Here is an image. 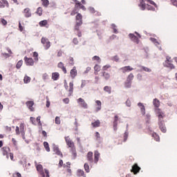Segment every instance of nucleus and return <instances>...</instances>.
I'll return each instance as SVG.
<instances>
[{"instance_id":"58","label":"nucleus","mask_w":177,"mask_h":177,"mask_svg":"<svg viewBox=\"0 0 177 177\" xmlns=\"http://www.w3.org/2000/svg\"><path fill=\"white\" fill-rule=\"evenodd\" d=\"M68 60H69V64H71V66H74V58L70 57Z\"/></svg>"},{"instance_id":"9","label":"nucleus","mask_w":177,"mask_h":177,"mask_svg":"<svg viewBox=\"0 0 177 177\" xmlns=\"http://www.w3.org/2000/svg\"><path fill=\"white\" fill-rule=\"evenodd\" d=\"M140 171V167H138V165L136 163H135L132 166L131 172H133L134 175H136L137 174H139Z\"/></svg>"},{"instance_id":"23","label":"nucleus","mask_w":177,"mask_h":177,"mask_svg":"<svg viewBox=\"0 0 177 177\" xmlns=\"http://www.w3.org/2000/svg\"><path fill=\"white\" fill-rule=\"evenodd\" d=\"M95 103L97 104V107L95 108V113H97L102 110V102L100 100H96Z\"/></svg>"},{"instance_id":"7","label":"nucleus","mask_w":177,"mask_h":177,"mask_svg":"<svg viewBox=\"0 0 177 177\" xmlns=\"http://www.w3.org/2000/svg\"><path fill=\"white\" fill-rule=\"evenodd\" d=\"M77 102L83 109H88V104H86L84 99L80 97L77 100Z\"/></svg>"},{"instance_id":"51","label":"nucleus","mask_w":177,"mask_h":177,"mask_svg":"<svg viewBox=\"0 0 177 177\" xmlns=\"http://www.w3.org/2000/svg\"><path fill=\"white\" fill-rule=\"evenodd\" d=\"M49 78V75H48V73H44L42 75V79L44 80V81H46V80H48Z\"/></svg>"},{"instance_id":"4","label":"nucleus","mask_w":177,"mask_h":177,"mask_svg":"<svg viewBox=\"0 0 177 177\" xmlns=\"http://www.w3.org/2000/svg\"><path fill=\"white\" fill-rule=\"evenodd\" d=\"M81 26H82V22H76L74 28L75 33L77 34L79 37H82V33L81 32V30H80V27H81Z\"/></svg>"},{"instance_id":"52","label":"nucleus","mask_w":177,"mask_h":177,"mask_svg":"<svg viewBox=\"0 0 177 177\" xmlns=\"http://www.w3.org/2000/svg\"><path fill=\"white\" fill-rule=\"evenodd\" d=\"M78 13V10L77 8H74V10L71 12V16H75Z\"/></svg>"},{"instance_id":"6","label":"nucleus","mask_w":177,"mask_h":177,"mask_svg":"<svg viewBox=\"0 0 177 177\" xmlns=\"http://www.w3.org/2000/svg\"><path fill=\"white\" fill-rule=\"evenodd\" d=\"M1 151L3 156H6L7 158H9V151H10V148L9 147H3L1 149Z\"/></svg>"},{"instance_id":"54","label":"nucleus","mask_w":177,"mask_h":177,"mask_svg":"<svg viewBox=\"0 0 177 177\" xmlns=\"http://www.w3.org/2000/svg\"><path fill=\"white\" fill-rule=\"evenodd\" d=\"M33 57H35L34 58L35 62H38V53L34 52L33 53Z\"/></svg>"},{"instance_id":"40","label":"nucleus","mask_w":177,"mask_h":177,"mask_svg":"<svg viewBox=\"0 0 177 177\" xmlns=\"http://www.w3.org/2000/svg\"><path fill=\"white\" fill-rule=\"evenodd\" d=\"M43 12H44V10H42V8L39 7L37 9L36 13H37V15H38V16H41L42 15Z\"/></svg>"},{"instance_id":"29","label":"nucleus","mask_w":177,"mask_h":177,"mask_svg":"<svg viewBox=\"0 0 177 177\" xmlns=\"http://www.w3.org/2000/svg\"><path fill=\"white\" fill-rule=\"evenodd\" d=\"M102 77H104V78L106 81H109V80H110L111 75H110V73L104 71V72H102Z\"/></svg>"},{"instance_id":"5","label":"nucleus","mask_w":177,"mask_h":177,"mask_svg":"<svg viewBox=\"0 0 177 177\" xmlns=\"http://www.w3.org/2000/svg\"><path fill=\"white\" fill-rule=\"evenodd\" d=\"M41 44H43L45 49L47 50V49H49L50 48V41H49V39L46 37H42L41 39Z\"/></svg>"},{"instance_id":"49","label":"nucleus","mask_w":177,"mask_h":177,"mask_svg":"<svg viewBox=\"0 0 177 177\" xmlns=\"http://www.w3.org/2000/svg\"><path fill=\"white\" fill-rule=\"evenodd\" d=\"M131 85H132L131 82L127 81V82L124 83L125 88H131Z\"/></svg>"},{"instance_id":"11","label":"nucleus","mask_w":177,"mask_h":177,"mask_svg":"<svg viewBox=\"0 0 177 177\" xmlns=\"http://www.w3.org/2000/svg\"><path fill=\"white\" fill-rule=\"evenodd\" d=\"M158 125L161 132H163V133H165V132H167V127H165V124L164 123V120L158 122Z\"/></svg>"},{"instance_id":"47","label":"nucleus","mask_w":177,"mask_h":177,"mask_svg":"<svg viewBox=\"0 0 177 177\" xmlns=\"http://www.w3.org/2000/svg\"><path fill=\"white\" fill-rule=\"evenodd\" d=\"M152 136H153V138H154V139H155V140H156V142H160V136H158V135H157V133H153L152 134Z\"/></svg>"},{"instance_id":"44","label":"nucleus","mask_w":177,"mask_h":177,"mask_svg":"<svg viewBox=\"0 0 177 177\" xmlns=\"http://www.w3.org/2000/svg\"><path fill=\"white\" fill-rule=\"evenodd\" d=\"M24 84H29V82H31V77L28 76H25L24 79Z\"/></svg>"},{"instance_id":"31","label":"nucleus","mask_w":177,"mask_h":177,"mask_svg":"<svg viewBox=\"0 0 177 177\" xmlns=\"http://www.w3.org/2000/svg\"><path fill=\"white\" fill-rule=\"evenodd\" d=\"M91 125L93 128H99V127H100V120H95V122L91 123Z\"/></svg>"},{"instance_id":"57","label":"nucleus","mask_w":177,"mask_h":177,"mask_svg":"<svg viewBox=\"0 0 177 177\" xmlns=\"http://www.w3.org/2000/svg\"><path fill=\"white\" fill-rule=\"evenodd\" d=\"M93 60H96L98 63H100V57L99 56H94L93 58Z\"/></svg>"},{"instance_id":"33","label":"nucleus","mask_w":177,"mask_h":177,"mask_svg":"<svg viewBox=\"0 0 177 177\" xmlns=\"http://www.w3.org/2000/svg\"><path fill=\"white\" fill-rule=\"evenodd\" d=\"M153 104L154 107H156V109H158L160 107V100H158L156 98L153 99Z\"/></svg>"},{"instance_id":"35","label":"nucleus","mask_w":177,"mask_h":177,"mask_svg":"<svg viewBox=\"0 0 177 177\" xmlns=\"http://www.w3.org/2000/svg\"><path fill=\"white\" fill-rule=\"evenodd\" d=\"M41 5L44 8H48L49 6V0H41Z\"/></svg>"},{"instance_id":"45","label":"nucleus","mask_w":177,"mask_h":177,"mask_svg":"<svg viewBox=\"0 0 177 177\" xmlns=\"http://www.w3.org/2000/svg\"><path fill=\"white\" fill-rule=\"evenodd\" d=\"M40 27H45V26H46V24H48V21L47 20H43V21H41L39 23Z\"/></svg>"},{"instance_id":"19","label":"nucleus","mask_w":177,"mask_h":177,"mask_svg":"<svg viewBox=\"0 0 177 177\" xmlns=\"http://www.w3.org/2000/svg\"><path fill=\"white\" fill-rule=\"evenodd\" d=\"M120 70L122 73H125L129 71H132V70H133V68L131 67L130 66H127L122 67Z\"/></svg>"},{"instance_id":"32","label":"nucleus","mask_w":177,"mask_h":177,"mask_svg":"<svg viewBox=\"0 0 177 177\" xmlns=\"http://www.w3.org/2000/svg\"><path fill=\"white\" fill-rule=\"evenodd\" d=\"M76 23H82V15L77 13L76 15Z\"/></svg>"},{"instance_id":"46","label":"nucleus","mask_w":177,"mask_h":177,"mask_svg":"<svg viewBox=\"0 0 177 177\" xmlns=\"http://www.w3.org/2000/svg\"><path fill=\"white\" fill-rule=\"evenodd\" d=\"M133 80V74L130 73L127 77V81L129 82H132Z\"/></svg>"},{"instance_id":"59","label":"nucleus","mask_w":177,"mask_h":177,"mask_svg":"<svg viewBox=\"0 0 177 177\" xmlns=\"http://www.w3.org/2000/svg\"><path fill=\"white\" fill-rule=\"evenodd\" d=\"M1 23L3 26H6V24H8V21L3 18L1 19Z\"/></svg>"},{"instance_id":"17","label":"nucleus","mask_w":177,"mask_h":177,"mask_svg":"<svg viewBox=\"0 0 177 177\" xmlns=\"http://www.w3.org/2000/svg\"><path fill=\"white\" fill-rule=\"evenodd\" d=\"M53 149V151L55 153V154H57V156H59V157L63 158V153H62V151H60L59 147L55 145Z\"/></svg>"},{"instance_id":"53","label":"nucleus","mask_w":177,"mask_h":177,"mask_svg":"<svg viewBox=\"0 0 177 177\" xmlns=\"http://www.w3.org/2000/svg\"><path fill=\"white\" fill-rule=\"evenodd\" d=\"M146 2H148L149 3H150L151 5H153V6H155V8H157V4L153 1V0H145Z\"/></svg>"},{"instance_id":"60","label":"nucleus","mask_w":177,"mask_h":177,"mask_svg":"<svg viewBox=\"0 0 177 177\" xmlns=\"http://www.w3.org/2000/svg\"><path fill=\"white\" fill-rule=\"evenodd\" d=\"M110 67H111V66L105 65L102 67V70H103V71H107V70H109V68H110Z\"/></svg>"},{"instance_id":"50","label":"nucleus","mask_w":177,"mask_h":177,"mask_svg":"<svg viewBox=\"0 0 177 177\" xmlns=\"http://www.w3.org/2000/svg\"><path fill=\"white\" fill-rule=\"evenodd\" d=\"M113 124L118 125V115H115V117H114Z\"/></svg>"},{"instance_id":"43","label":"nucleus","mask_w":177,"mask_h":177,"mask_svg":"<svg viewBox=\"0 0 177 177\" xmlns=\"http://www.w3.org/2000/svg\"><path fill=\"white\" fill-rule=\"evenodd\" d=\"M44 147L48 152L50 151V148L49 147V143H48V142H44Z\"/></svg>"},{"instance_id":"15","label":"nucleus","mask_w":177,"mask_h":177,"mask_svg":"<svg viewBox=\"0 0 177 177\" xmlns=\"http://www.w3.org/2000/svg\"><path fill=\"white\" fill-rule=\"evenodd\" d=\"M86 159L90 164H92L93 162V152L92 151H88L87 155H86Z\"/></svg>"},{"instance_id":"10","label":"nucleus","mask_w":177,"mask_h":177,"mask_svg":"<svg viewBox=\"0 0 177 177\" xmlns=\"http://www.w3.org/2000/svg\"><path fill=\"white\" fill-rule=\"evenodd\" d=\"M24 16L26 18L31 17V10L29 8H25L22 12Z\"/></svg>"},{"instance_id":"2","label":"nucleus","mask_w":177,"mask_h":177,"mask_svg":"<svg viewBox=\"0 0 177 177\" xmlns=\"http://www.w3.org/2000/svg\"><path fill=\"white\" fill-rule=\"evenodd\" d=\"M65 89L69 92L68 96H71L73 95V92H74V83L71 82L69 83V88L68 85H67V82L64 83Z\"/></svg>"},{"instance_id":"63","label":"nucleus","mask_w":177,"mask_h":177,"mask_svg":"<svg viewBox=\"0 0 177 177\" xmlns=\"http://www.w3.org/2000/svg\"><path fill=\"white\" fill-rule=\"evenodd\" d=\"M128 140V132H125L124 134V142H127V140Z\"/></svg>"},{"instance_id":"55","label":"nucleus","mask_w":177,"mask_h":177,"mask_svg":"<svg viewBox=\"0 0 177 177\" xmlns=\"http://www.w3.org/2000/svg\"><path fill=\"white\" fill-rule=\"evenodd\" d=\"M71 151L73 153V157H77V151H75V147L71 148Z\"/></svg>"},{"instance_id":"64","label":"nucleus","mask_w":177,"mask_h":177,"mask_svg":"<svg viewBox=\"0 0 177 177\" xmlns=\"http://www.w3.org/2000/svg\"><path fill=\"white\" fill-rule=\"evenodd\" d=\"M171 2L173 3L174 6L177 8V0H171Z\"/></svg>"},{"instance_id":"27","label":"nucleus","mask_w":177,"mask_h":177,"mask_svg":"<svg viewBox=\"0 0 177 177\" xmlns=\"http://www.w3.org/2000/svg\"><path fill=\"white\" fill-rule=\"evenodd\" d=\"M77 176L79 177H86V174H85V171L82 169H77Z\"/></svg>"},{"instance_id":"25","label":"nucleus","mask_w":177,"mask_h":177,"mask_svg":"<svg viewBox=\"0 0 177 177\" xmlns=\"http://www.w3.org/2000/svg\"><path fill=\"white\" fill-rule=\"evenodd\" d=\"M60 78V74L58 72H54L52 73V80L53 81H57Z\"/></svg>"},{"instance_id":"13","label":"nucleus","mask_w":177,"mask_h":177,"mask_svg":"<svg viewBox=\"0 0 177 177\" xmlns=\"http://www.w3.org/2000/svg\"><path fill=\"white\" fill-rule=\"evenodd\" d=\"M78 75V72L77 71V67L74 66L70 71V75L73 80L75 78V77Z\"/></svg>"},{"instance_id":"22","label":"nucleus","mask_w":177,"mask_h":177,"mask_svg":"<svg viewBox=\"0 0 177 177\" xmlns=\"http://www.w3.org/2000/svg\"><path fill=\"white\" fill-rule=\"evenodd\" d=\"M71 163H70V162H66V165L64 164V168L66 169V172H68V174H71Z\"/></svg>"},{"instance_id":"34","label":"nucleus","mask_w":177,"mask_h":177,"mask_svg":"<svg viewBox=\"0 0 177 177\" xmlns=\"http://www.w3.org/2000/svg\"><path fill=\"white\" fill-rule=\"evenodd\" d=\"M101 67L100 65L96 64L94 66V74L95 75H97V73H99V71H100Z\"/></svg>"},{"instance_id":"16","label":"nucleus","mask_w":177,"mask_h":177,"mask_svg":"<svg viewBox=\"0 0 177 177\" xmlns=\"http://www.w3.org/2000/svg\"><path fill=\"white\" fill-rule=\"evenodd\" d=\"M9 8V3L6 0H0V9Z\"/></svg>"},{"instance_id":"38","label":"nucleus","mask_w":177,"mask_h":177,"mask_svg":"<svg viewBox=\"0 0 177 177\" xmlns=\"http://www.w3.org/2000/svg\"><path fill=\"white\" fill-rule=\"evenodd\" d=\"M73 2H75V8L77 9L79 8H80V6L82 5L81 4V2H80L78 0H72Z\"/></svg>"},{"instance_id":"26","label":"nucleus","mask_w":177,"mask_h":177,"mask_svg":"<svg viewBox=\"0 0 177 177\" xmlns=\"http://www.w3.org/2000/svg\"><path fill=\"white\" fill-rule=\"evenodd\" d=\"M138 6L139 8H140L141 10H146V3H145L144 0H140V3Z\"/></svg>"},{"instance_id":"37","label":"nucleus","mask_w":177,"mask_h":177,"mask_svg":"<svg viewBox=\"0 0 177 177\" xmlns=\"http://www.w3.org/2000/svg\"><path fill=\"white\" fill-rule=\"evenodd\" d=\"M84 169L87 174H89L91 172V169H89V165L88 164V162L84 163Z\"/></svg>"},{"instance_id":"41","label":"nucleus","mask_w":177,"mask_h":177,"mask_svg":"<svg viewBox=\"0 0 177 177\" xmlns=\"http://www.w3.org/2000/svg\"><path fill=\"white\" fill-rule=\"evenodd\" d=\"M104 91L105 92H107V93L110 94L111 93V87L109 86H106L104 87Z\"/></svg>"},{"instance_id":"36","label":"nucleus","mask_w":177,"mask_h":177,"mask_svg":"<svg viewBox=\"0 0 177 177\" xmlns=\"http://www.w3.org/2000/svg\"><path fill=\"white\" fill-rule=\"evenodd\" d=\"M165 67H169V68H175V66L173 64H171V62H167V61H165Z\"/></svg>"},{"instance_id":"3","label":"nucleus","mask_w":177,"mask_h":177,"mask_svg":"<svg viewBox=\"0 0 177 177\" xmlns=\"http://www.w3.org/2000/svg\"><path fill=\"white\" fill-rule=\"evenodd\" d=\"M155 113L158 115V121H164V118L165 117V113L162 112L159 108H156Z\"/></svg>"},{"instance_id":"21","label":"nucleus","mask_w":177,"mask_h":177,"mask_svg":"<svg viewBox=\"0 0 177 177\" xmlns=\"http://www.w3.org/2000/svg\"><path fill=\"white\" fill-rule=\"evenodd\" d=\"M57 68H62L64 74H67V69L64 67V64H63V62H60L57 64Z\"/></svg>"},{"instance_id":"42","label":"nucleus","mask_w":177,"mask_h":177,"mask_svg":"<svg viewBox=\"0 0 177 177\" xmlns=\"http://www.w3.org/2000/svg\"><path fill=\"white\" fill-rule=\"evenodd\" d=\"M23 66V60H19L16 64V68L19 70Z\"/></svg>"},{"instance_id":"12","label":"nucleus","mask_w":177,"mask_h":177,"mask_svg":"<svg viewBox=\"0 0 177 177\" xmlns=\"http://www.w3.org/2000/svg\"><path fill=\"white\" fill-rule=\"evenodd\" d=\"M65 142L67 145V146H68V147H71V149H73L74 147V142L71 140V139H70V138L68 137H65Z\"/></svg>"},{"instance_id":"39","label":"nucleus","mask_w":177,"mask_h":177,"mask_svg":"<svg viewBox=\"0 0 177 177\" xmlns=\"http://www.w3.org/2000/svg\"><path fill=\"white\" fill-rule=\"evenodd\" d=\"M150 41H151V42H153L154 45H156V46H158V45H160V41H157V39L156 38L151 37Z\"/></svg>"},{"instance_id":"56","label":"nucleus","mask_w":177,"mask_h":177,"mask_svg":"<svg viewBox=\"0 0 177 177\" xmlns=\"http://www.w3.org/2000/svg\"><path fill=\"white\" fill-rule=\"evenodd\" d=\"M112 60L113 62H120V57H118V55H115L114 57H112Z\"/></svg>"},{"instance_id":"28","label":"nucleus","mask_w":177,"mask_h":177,"mask_svg":"<svg viewBox=\"0 0 177 177\" xmlns=\"http://www.w3.org/2000/svg\"><path fill=\"white\" fill-rule=\"evenodd\" d=\"M25 128H26V126L24 125V123H21L19 125V129L21 135H25L26 133Z\"/></svg>"},{"instance_id":"14","label":"nucleus","mask_w":177,"mask_h":177,"mask_svg":"<svg viewBox=\"0 0 177 177\" xmlns=\"http://www.w3.org/2000/svg\"><path fill=\"white\" fill-rule=\"evenodd\" d=\"M100 158V153H99V151H94V160H93L94 164H97V162H99Z\"/></svg>"},{"instance_id":"48","label":"nucleus","mask_w":177,"mask_h":177,"mask_svg":"<svg viewBox=\"0 0 177 177\" xmlns=\"http://www.w3.org/2000/svg\"><path fill=\"white\" fill-rule=\"evenodd\" d=\"M147 10H152V12H154V10H156V8H154V7L147 4Z\"/></svg>"},{"instance_id":"61","label":"nucleus","mask_w":177,"mask_h":177,"mask_svg":"<svg viewBox=\"0 0 177 177\" xmlns=\"http://www.w3.org/2000/svg\"><path fill=\"white\" fill-rule=\"evenodd\" d=\"M55 124L60 125V118L59 116L55 118Z\"/></svg>"},{"instance_id":"20","label":"nucleus","mask_w":177,"mask_h":177,"mask_svg":"<svg viewBox=\"0 0 177 177\" xmlns=\"http://www.w3.org/2000/svg\"><path fill=\"white\" fill-rule=\"evenodd\" d=\"M26 104L30 111H34V101H27Z\"/></svg>"},{"instance_id":"30","label":"nucleus","mask_w":177,"mask_h":177,"mask_svg":"<svg viewBox=\"0 0 177 177\" xmlns=\"http://www.w3.org/2000/svg\"><path fill=\"white\" fill-rule=\"evenodd\" d=\"M139 68H140V71H146L147 73H151V69L146 66H139Z\"/></svg>"},{"instance_id":"62","label":"nucleus","mask_w":177,"mask_h":177,"mask_svg":"<svg viewBox=\"0 0 177 177\" xmlns=\"http://www.w3.org/2000/svg\"><path fill=\"white\" fill-rule=\"evenodd\" d=\"M12 177H21V174L19 172H15L12 174Z\"/></svg>"},{"instance_id":"1","label":"nucleus","mask_w":177,"mask_h":177,"mask_svg":"<svg viewBox=\"0 0 177 177\" xmlns=\"http://www.w3.org/2000/svg\"><path fill=\"white\" fill-rule=\"evenodd\" d=\"M135 34H136L138 37L132 33H130L129 35V37L133 42H134L135 44H139V38H142V36L140 35V34L138 33V32H135Z\"/></svg>"},{"instance_id":"18","label":"nucleus","mask_w":177,"mask_h":177,"mask_svg":"<svg viewBox=\"0 0 177 177\" xmlns=\"http://www.w3.org/2000/svg\"><path fill=\"white\" fill-rule=\"evenodd\" d=\"M37 171H39V173L41 175L42 177H45V173L44 172V167H42V165H38L36 167Z\"/></svg>"},{"instance_id":"8","label":"nucleus","mask_w":177,"mask_h":177,"mask_svg":"<svg viewBox=\"0 0 177 177\" xmlns=\"http://www.w3.org/2000/svg\"><path fill=\"white\" fill-rule=\"evenodd\" d=\"M24 60L27 66H34V59L32 58H28L26 56L24 57Z\"/></svg>"},{"instance_id":"24","label":"nucleus","mask_w":177,"mask_h":177,"mask_svg":"<svg viewBox=\"0 0 177 177\" xmlns=\"http://www.w3.org/2000/svg\"><path fill=\"white\" fill-rule=\"evenodd\" d=\"M138 107L140 108V111L142 115H145L146 114V109L145 108V105L142 102H139L138 104Z\"/></svg>"}]
</instances>
